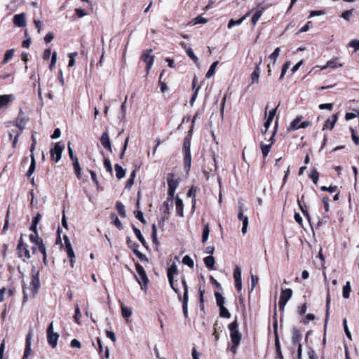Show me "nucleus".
Segmentation results:
<instances>
[{"label":"nucleus","instance_id":"obj_1","mask_svg":"<svg viewBox=\"0 0 359 359\" xmlns=\"http://www.w3.org/2000/svg\"><path fill=\"white\" fill-rule=\"evenodd\" d=\"M228 328L230 331V337L233 344L231 350L233 353H235L238 346L240 344L242 337L238 330V324L236 319L228 325Z\"/></svg>","mask_w":359,"mask_h":359},{"label":"nucleus","instance_id":"obj_2","mask_svg":"<svg viewBox=\"0 0 359 359\" xmlns=\"http://www.w3.org/2000/svg\"><path fill=\"white\" fill-rule=\"evenodd\" d=\"M135 269L137 272V275L135 276V279L140 284V287L143 290H147L149 279L146 274V272L142 265L139 263L135 264Z\"/></svg>","mask_w":359,"mask_h":359},{"label":"nucleus","instance_id":"obj_3","mask_svg":"<svg viewBox=\"0 0 359 359\" xmlns=\"http://www.w3.org/2000/svg\"><path fill=\"white\" fill-rule=\"evenodd\" d=\"M178 273L177 270V266L175 264V262H173L171 266L168 268L167 271V276L169 281V284L171 287V288L175 291L176 294H177L178 297H180V292L176 284H175L174 281V275L177 274Z\"/></svg>","mask_w":359,"mask_h":359},{"label":"nucleus","instance_id":"obj_4","mask_svg":"<svg viewBox=\"0 0 359 359\" xmlns=\"http://www.w3.org/2000/svg\"><path fill=\"white\" fill-rule=\"evenodd\" d=\"M64 149V144H62L61 142H57L55 143L54 147L50 149V153L51 158L56 163L60 160Z\"/></svg>","mask_w":359,"mask_h":359},{"label":"nucleus","instance_id":"obj_5","mask_svg":"<svg viewBox=\"0 0 359 359\" xmlns=\"http://www.w3.org/2000/svg\"><path fill=\"white\" fill-rule=\"evenodd\" d=\"M292 290L290 288L282 290L279 301V308L281 311H284L285 306L289 299L292 297Z\"/></svg>","mask_w":359,"mask_h":359},{"label":"nucleus","instance_id":"obj_6","mask_svg":"<svg viewBox=\"0 0 359 359\" xmlns=\"http://www.w3.org/2000/svg\"><path fill=\"white\" fill-rule=\"evenodd\" d=\"M30 285L32 287L31 291L32 297H34L35 295L38 293L40 287V281L39 278V272H35L34 270L32 271V277L30 282Z\"/></svg>","mask_w":359,"mask_h":359},{"label":"nucleus","instance_id":"obj_7","mask_svg":"<svg viewBox=\"0 0 359 359\" xmlns=\"http://www.w3.org/2000/svg\"><path fill=\"white\" fill-rule=\"evenodd\" d=\"M238 205H239V212L238 214V219H240L243 222L242 233L243 234H245L248 231V217L243 215V213L242 212V204L241 202H239Z\"/></svg>","mask_w":359,"mask_h":359},{"label":"nucleus","instance_id":"obj_8","mask_svg":"<svg viewBox=\"0 0 359 359\" xmlns=\"http://www.w3.org/2000/svg\"><path fill=\"white\" fill-rule=\"evenodd\" d=\"M100 142L104 148L107 149L109 152H112L111 144L107 131L104 132L100 137Z\"/></svg>","mask_w":359,"mask_h":359},{"label":"nucleus","instance_id":"obj_9","mask_svg":"<svg viewBox=\"0 0 359 359\" xmlns=\"http://www.w3.org/2000/svg\"><path fill=\"white\" fill-rule=\"evenodd\" d=\"M13 22L18 27H24L26 25V16L24 13L15 15L13 17Z\"/></svg>","mask_w":359,"mask_h":359},{"label":"nucleus","instance_id":"obj_10","mask_svg":"<svg viewBox=\"0 0 359 359\" xmlns=\"http://www.w3.org/2000/svg\"><path fill=\"white\" fill-rule=\"evenodd\" d=\"M32 337V334L31 332H29L27 334V337H26L25 350V353H24V355H23V359H27L31 354Z\"/></svg>","mask_w":359,"mask_h":359},{"label":"nucleus","instance_id":"obj_11","mask_svg":"<svg viewBox=\"0 0 359 359\" xmlns=\"http://www.w3.org/2000/svg\"><path fill=\"white\" fill-rule=\"evenodd\" d=\"M292 343L294 346H299V345H302L300 343L302 334L300 331L296 328L293 327L292 330Z\"/></svg>","mask_w":359,"mask_h":359},{"label":"nucleus","instance_id":"obj_12","mask_svg":"<svg viewBox=\"0 0 359 359\" xmlns=\"http://www.w3.org/2000/svg\"><path fill=\"white\" fill-rule=\"evenodd\" d=\"M275 134H276V132H273V134L271 135V136L269 140L270 142L269 144H264L263 143L261 144L262 153L264 157L268 156V154L270 151V149H271V146L273 145V144L274 143Z\"/></svg>","mask_w":359,"mask_h":359},{"label":"nucleus","instance_id":"obj_13","mask_svg":"<svg viewBox=\"0 0 359 359\" xmlns=\"http://www.w3.org/2000/svg\"><path fill=\"white\" fill-rule=\"evenodd\" d=\"M258 10L255 12L252 18V23L253 25H255L257 21L259 20L262 16L263 12L266 10V7H264L262 4H259L257 5Z\"/></svg>","mask_w":359,"mask_h":359},{"label":"nucleus","instance_id":"obj_14","mask_svg":"<svg viewBox=\"0 0 359 359\" xmlns=\"http://www.w3.org/2000/svg\"><path fill=\"white\" fill-rule=\"evenodd\" d=\"M151 50H148L142 55V59L146 63V67H151L154 63V57L151 55Z\"/></svg>","mask_w":359,"mask_h":359},{"label":"nucleus","instance_id":"obj_15","mask_svg":"<svg viewBox=\"0 0 359 359\" xmlns=\"http://www.w3.org/2000/svg\"><path fill=\"white\" fill-rule=\"evenodd\" d=\"M14 100L15 96L13 94L0 95V109L6 107Z\"/></svg>","mask_w":359,"mask_h":359},{"label":"nucleus","instance_id":"obj_16","mask_svg":"<svg viewBox=\"0 0 359 359\" xmlns=\"http://www.w3.org/2000/svg\"><path fill=\"white\" fill-rule=\"evenodd\" d=\"M27 122V118H26L24 116H22L20 114L18 116V117L16 118L15 123H13V125L15 126L17 128H18L20 131H22L24 130V128H25ZM10 124H12V123H11Z\"/></svg>","mask_w":359,"mask_h":359},{"label":"nucleus","instance_id":"obj_17","mask_svg":"<svg viewBox=\"0 0 359 359\" xmlns=\"http://www.w3.org/2000/svg\"><path fill=\"white\" fill-rule=\"evenodd\" d=\"M338 118L337 114H333L331 118H329L326 120L325 125L323 126V130L325 129H332L334 126L335 123L337 122Z\"/></svg>","mask_w":359,"mask_h":359},{"label":"nucleus","instance_id":"obj_18","mask_svg":"<svg viewBox=\"0 0 359 359\" xmlns=\"http://www.w3.org/2000/svg\"><path fill=\"white\" fill-rule=\"evenodd\" d=\"M175 205H176L177 215L182 217H184L183 202H182V200L181 198H180L178 196H177L176 200H175Z\"/></svg>","mask_w":359,"mask_h":359},{"label":"nucleus","instance_id":"obj_19","mask_svg":"<svg viewBox=\"0 0 359 359\" xmlns=\"http://www.w3.org/2000/svg\"><path fill=\"white\" fill-rule=\"evenodd\" d=\"M59 338V334L57 333H54L51 334L47 335V340L50 346L53 348H55L57 344V339Z\"/></svg>","mask_w":359,"mask_h":359},{"label":"nucleus","instance_id":"obj_20","mask_svg":"<svg viewBox=\"0 0 359 359\" xmlns=\"http://www.w3.org/2000/svg\"><path fill=\"white\" fill-rule=\"evenodd\" d=\"M168 185L169 189H177L178 182L174 179V174L169 173L168 176Z\"/></svg>","mask_w":359,"mask_h":359},{"label":"nucleus","instance_id":"obj_21","mask_svg":"<svg viewBox=\"0 0 359 359\" xmlns=\"http://www.w3.org/2000/svg\"><path fill=\"white\" fill-rule=\"evenodd\" d=\"M184 169L186 170L187 174L189 173L191 165V154H184Z\"/></svg>","mask_w":359,"mask_h":359},{"label":"nucleus","instance_id":"obj_22","mask_svg":"<svg viewBox=\"0 0 359 359\" xmlns=\"http://www.w3.org/2000/svg\"><path fill=\"white\" fill-rule=\"evenodd\" d=\"M342 66V64L341 63L339 59L335 58L334 60H332L329 62H327V65L325 66H322V67H340ZM315 67H321V66L317 65Z\"/></svg>","mask_w":359,"mask_h":359},{"label":"nucleus","instance_id":"obj_23","mask_svg":"<svg viewBox=\"0 0 359 359\" xmlns=\"http://www.w3.org/2000/svg\"><path fill=\"white\" fill-rule=\"evenodd\" d=\"M204 263H205L206 267L209 270L215 269L214 266H215V261L214 257H212V255H210V256H208V257H205L204 258Z\"/></svg>","mask_w":359,"mask_h":359},{"label":"nucleus","instance_id":"obj_24","mask_svg":"<svg viewBox=\"0 0 359 359\" xmlns=\"http://www.w3.org/2000/svg\"><path fill=\"white\" fill-rule=\"evenodd\" d=\"M259 76H260L259 69H255V71L251 74V76H250L251 81H250L248 87L250 86H251L252 84L258 83Z\"/></svg>","mask_w":359,"mask_h":359},{"label":"nucleus","instance_id":"obj_25","mask_svg":"<svg viewBox=\"0 0 359 359\" xmlns=\"http://www.w3.org/2000/svg\"><path fill=\"white\" fill-rule=\"evenodd\" d=\"M180 299L182 302V310L184 317L187 318H188V301L189 298L186 297H182L180 295V297H179Z\"/></svg>","mask_w":359,"mask_h":359},{"label":"nucleus","instance_id":"obj_26","mask_svg":"<svg viewBox=\"0 0 359 359\" xmlns=\"http://www.w3.org/2000/svg\"><path fill=\"white\" fill-rule=\"evenodd\" d=\"M115 171H116V177L118 179H122L125 177L126 170L119 165L116 164L114 165Z\"/></svg>","mask_w":359,"mask_h":359},{"label":"nucleus","instance_id":"obj_27","mask_svg":"<svg viewBox=\"0 0 359 359\" xmlns=\"http://www.w3.org/2000/svg\"><path fill=\"white\" fill-rule=\"evenodd\" d=\"M302 119V116H297L294 121H292L290 123V126L288 128L289 130H296L299 128V123Z\"/></svg>","mask_w":359,"mask_h":359},{"label":"nucleus","instance_id":"obj_28","mask_svg":"<svg viewBox=\"0 0 359 359\" xmlns=\"http://www.w3.org/2000/svg\"><path fill=\"white\" fill-rule=\"evenodd\" d=\"M35 168H36L35 157H34V155H31V163H30L29 170H28V171L26 173V176L27 177H29L33 174V172H34Z\"/></svg>","mask_w":359,"mask_h":359},{"label":"nucleus","instance_id":"obj_29","mask_svg":"<svg viewBox=\"0 0 359 359\" xmlns=\"http://www.w3.org/2000/svg\"><path fill=\"white\" fill-rule=\"evenodd\" d=\"M250 15V13H248L245 15L243 16L241 18L237 20H234L233 19H231L229 23H228V28L229 29H231L232 28L233 26L235 25H241L243 20Z\"/></svg>","mask_w":359,"mask_h":359},{"label":"nucleus","instance_id":"obj_30","mask_svg":"<svg viewBox=\"0 0 359 359\" xmlns=\"http://www.w3.org/2000/svg\"><path fill=\"white\" fill-rule=\"evenodd\" d=\"M173 200L167 198L166 201H164L162 208L163 209V212L166 215L170 214V208L172 207Z\"/></svg>","mask_w":359,"mask_h":359},{"label":"nucleus","instance_id":"obj_31","mask_svg":"<svg viewBox=\"0 0 359 359\" xmlns=\"http://www.w3.org/2000/svg\"><path fill=\"white\" fill-rule=\"evenodd\" d=\"M133 231H134V233H135V236L137 237V238L139 239L140 243L144 247L147 248V242H146L144 238L143 237V236L142 235L141 231L139 229L136 228L135 226H133Z\"/></svg>","mask_w":359,"mask_h":359},{"label":"nucleus","instance_id":"obj_32","mask_svg":"<svg viewBox=\"0 0 359 359\" xmlns=\"http://www.w3.org/2000/svg\"><path fill=\"white\" fill-rule=\"evenodd\" d=\"M72 160L73 161V166H74V168L75 170V173H76L77 177L80 178L81 170L80 168L79 160H78L77 157L74 158V159H72Z\"/></svg>","mask_w":359,"mask_h":359},{"label":"nucleus","instance_id":"obj_33","mask_svg":"<svg viewBox=\"0 0 359 359\" xmlns=\"http://www.w3.org/2000/svg\"><path fill=\"white\" fill-rule=\"evenodd\" d=\"M123 317L128 318L132 315V310L130 308L126 306L123 303L121 305Z\"/></svg>","mask_w":359,"mask_h":359},{"label":"nucleus","instance_id":"obj_34","mask_svg":"<svg viewBox=\"0 0 359 359\" xmlns=\"http://www.w3.org/2000/svg\"><path fill=\"white\" fill-rule=\"evenodd\" d=\"M330 304V293L328 291L327 294V299H326V315H325V327L327 326V323L328 318H329Z\"/></svg>","mask_w":359,"mask_h":359},{"label":"nucleus","instance_id":"obj_35","mask_svg":"<svg viewBox=\"0 0 359 359\" xmlns=\"http://www.w3.org/2000/svg\"><path fill=\"white\" fill-rule=\"evenodd\" d=\"M217 305L220 308L224 306V297L218 292H215Z\"/></svg>","mask_w":359,"mask_h":359},{"label":"nucleus","instance_id":"obj_36","mask_svg":"<svg viewBox=\"0 0 359 359\" xmlns=\"http://www.w3.org/2000/svg\"><path fill=\"white\" fill-rule=\"evenodd\" d=\"M30 241L36 244V246L40 245V243H43V240L39 236L38 233H33L29 236Z\"/></svg>","mask_w":359,"mask_h":359},{"label":"nucleus","instance_id":"obj_37","mask_svg":"<svg viewBox=\"0 0 359 359\" xmlns=\"http://www.w3.org/2000/svg\"><path fill=\"white\" fill-rule=\"evenodd\" d=\"M209 233H210L209 225H208V224H206L204 226L203 230V234H202V243H205L207 241V240L208 239Z\"/></svg>","mask_w":359,"mask_h":359},{"label":"nucleus","instance_id":"obj_38","mask_svg":"<svg viewBox=\"0 0 359 359\" xmlns=\"http://www.w3.org/2000/svg\"><path fill=\"white\" fill-rule=\"evenodd\" d=\"M351 292V286H350V282H346V285L343 287V297L345 299H348L349 297Z\"/></svg>","mask_w":359,"mask_h":359},{"label":"nucleus","instance_id":"obj_39","mask_svg":"<svg viewBox=\"0 0 359 359\" xmlns=\"http://www.w3.org/2000/svg\"><path fill=\"white\" fill-rule=\"evenodd\" d=\"M309 177L312 180V181L314 184H316L318 183V180L319 178V174L316 168H313L311 170V172L309 175Z\"/></svg>","mask_w":359,"mask_h":359},{"label":"nucleus","instance_id":"obj_40","mask_svg":"<svg viewBox=\"0 0 359 359\" xmlns=\"http://www.w3.org/2000/svg\"><path fill=\"white\" fill-rule=\"evenodd\" d=\"M13 55H14V50L13 49L8 50L6 52V53H5L4 59L3 62H2V64L5 65L10 60H11V58L13 57Z\"/></svg>","mask_w":359,"mask_h":359},{"label":"nucleus","instance_id":"obj_41","mask_svg":"<svg viewBox=\"0 0 359 359\" xmlns=\"http://www.w3.org/2000/svg\"><path fill=\"white\" fill-rule=\"evenodd\" d=\"M116 208L121 216L126 217L125 206L121 202L118 201L116 203Z\"/></svg>","mask_w":359,"mask_h":359},{"label":"nucleus","instance_id":"obj_42","mask_svg":"<svg viewBox=\"0 0 359 359\" xmlns=\"http://www.w3.org/2000/svg\"><path fill=\"white\" fill-rule=\"evenodd\" d=\"M275 346H276V353H277V358L278 359H283V355L282 354V351L280 349V344L279 339H276V340L275 341Z\"/></svg>","mask_w":359,"mask_h":359},{"label":"nucleus","instance_id":"obj_43","mask_svg":"<svg viewBox=\"0 0 359 359\" xmlns=\"http://www.w3.org/2000/svg\"><path fill=\"white\" fill-rule=\"evenodd\" d=\"M164 73H165V71L163 70L161 72L160 77H159V83H160V86H161V90L162 93H165L168 90L166 83L164 81H162V79L164 76Z\"/></svg>","mask_w":359,"mask_h":359},{"label":"nucleus","instance_id":"obj_44","mask_svg":"<svg viewBox=\"0 0 359 359\" xmlns=\"http://www.w3.org/2000/svg\"><path fill=\"white\" fill-rule=\"evenodd\" d=\"M182 263L191 268L194 267V260L189 255H186L183 257Z\"/></svg>","mask_w":359,"mask_h":359},{"label":"nucleus","instance_id":"obj_45","mask_svg":"<svg viewBox=\"0 0 359 359\" xmlns=\"http://www.w3.org/2000/svg\"><path fill=\"white\" fill-rule=\"evenodd\" d=\"M219 310H220L219 316L222 318H229L231 317V313H229V311L225 306L220 307Z\"/></svg>","mask_w":359,"mask_h":359},{"label":"nucleus","instance_id":"obj_46","mask_svg":"<svg viewBox=\"0 0 359 359\" xmlns=\"http://www.w3.org/2000/svg\"><path fill=\"white\" fill-rule=\"evenodd\" d=\"M233 278L235 280H241V270L238 266H236L234 268Z\"/></svg>","mask_w":359,"mask_h":359},{"label":"nucleus","instance_id":"obj_47","mask_svg":"<svg viewBox=\"0 0 359 359\" xmlns=\"http://www.w3.org/2000/svg\"><path fill=\"white\" fill-rule=\"evenodd\" d=\"M21 254L22 255V260L26 262V259H29L31 257L30 252L28 250L27 246L22 248L21 250Z\"/></svg>","mask_w":359,"mask_h":359},{"label":"nucleus","instance_id":"obj_48","mask_svg":"<svg viewBox=\"0 0 359 359\" xmlns=\"http://www.w3.org/2000/svg\"><path fill=\"white\" fill-rule=\"evenodd\" d=\"M111 218L113 219L114 224L119 229H122L123 226L121 221L118 218V217L115 214L111 215Z\"/></svg>","mask_w":359,"mask_h":359},{"label":"nucleus","instance_id":"obj_49","mask_svg":"<svg viewBox=\"0 0 359 359\" xmlns=\"http://www.w3.org/2000/svg\"><path fill=\"white\" fill-rule=\"evenodd\" d=\"M187 55H189V57H191L194 60L195 65L198 66V59L194 55L193 50L191 48H189L187 50Z\"/></svg>","mask_w":359,"mask_h":359},{"label":"nucleus","instance_id":"obj_50","mask_svg":"<svg viewBox=\"0 0 359 359\" xmlns=\"http://www.w3.org/2000/svg\"><path fill=\"white\" fill-rule=\"evenodd\" d=\"M151 238L153 243H155L156 245H158V242L157 240V231L155 224L152 225Z\"/></svg>","mask_w":359,"mask_h":359},{"label":"nucleus","instance_id":"obj_51","mask_svg":"<svg viewBox=\"0 0 359 359\" xmlns=\"http://www.w3.org/2000/svg\"><path fill=\"white\" fill-rule=\"evenodd\" d=\"M181 282L184 290L183 297H186L187 295V297L189 298L188 285L184 276L181 277Z\"/></svg>","mask_w":359,"mask_h":359},{"label":"nucleus","instance_id":"obj_52","mask_svg":"<svg viewBox=\"0 0 359 359\" xmlns=\"http://www.w3.org/2000/svg\"><path fill=\"white\" fill-rule=\"evenodd\" d=\"M78 53L76 52L72 53L69 54V60L68 64V67H72L75 64V57L77 56Z\"/></svg>","mask_w":359,"mask_h":359},{"label":"nucleus","instance_id":"obj_53","mask_svg":"<svg viewBox=\"0 0 359 359\" xmlns=\"http://www.w3.org/2000/svg\"><path fill=\"white\" fill-rule=\"evenodd\" d=\"M133 252L137 255V257L142 261L146 260L148 261L147 256L140 252L137 248L133 249Z\"/></svg>","mask_w":359,"mask_h":359},{"label":"nucleus","instance_id":"obj_54","mask_svg":"<svg viewBox=\"0 0 359 359\" xmlns=\"http://www.w3.org/2000/svg\"><path fill=\"white\" fill-rule=\"evenodd\" d=\"M353 9L347 10L341 13V17L343 18L344 20L348 21L350 20V18L353 15Z\"/></svg>","mask_w":359,"mask_h":359},{"label":"nucleus","instance_id":"obj_55","mask_svg":"<svg viewBox=\"0 0 359 359\" xmlns=\"http://www.w3.org/2000/svg\"><path fill=\"white\" fill-rule=\"evenodd\" d=\"M343 325L344 328V332L346 333V337L351 340V332L348 330V325H347V320L344 318L343 320Z\"/></svg>","mask_w":359,"mask_h":359},{"label":"nucleus","instance_id":"obj_56","mask_svg":"<svg viewBox=\"0 0 359 359\" xmlns=\"http://www.w3.org/2000/svg\"><path fill=\"white\" fill-rule=\"evenodd\" d=\"M104 165L107 171L109 173H112V165L111 161L108 158H104Z\"/></svg>","mask_w":359,"mask_h":359},{"label":"nucleus","instance_id":"obj_57","mask_svg":"<svg viewBox=\"0 0 359 359\" xmlns=\"http://www.w3.org/2000/svg\"><path fill=\"white\" fill-rule=\"evenodd\" d=\"M183 152L184 154H191L190 151V142L188 140H185L183 144Z\"/></svg>","mask_w":359,"mask_h":359},{"label":"nucleus","instance_id":"obj_58","mask_svg":"<svg viewBox=\"0 0 359 359\" xmlns=\"http://www.w3.org/2000/svg\"><path fill=\"white\" fill-rule=\"evenodd\" d=\"M320 189L323 191H329L330 193H333V192H335L337 190V186H333V187L330 186L329 187H327L325 186H322L320 187Z\"/></svg>","mask_w":359,"mask_h":359},{"label":"nucleus","instance_id":"obj_59","mask_svg":"<svg viewBox=\"0 0 359 359\" xmlns=\"http://www.w3.org/2000/svg\"><path fill=\"white\" fill-rule=\"evenodd\" d=\"M280 48H278V47L276 48L274 50V51L270 55V56H269L270 59L275 62L280 54Z\"/></svg>","mask_w":359,"mask_h":359},{"label":"nucleus","instance_id":"obj_60","mask_svg":"<svg viewBox=\"0 0 359 359\" xmlns=\"http://www.w3.org/2000/svg\"><path fill=\"white\" fill-rule=\"evenodd\" d=\"M349 46L354 48L355 51H359V41L357 39L351 40Z\"/></svg>","mask_w":359,"mask_h":359},{"label":"nucleus","instance_id":"obj_61","mask_svg":"<svg viewBox=\"0 0 359 359\" xmlns=\"http://www.w3.org/2000/svg\"><path fill=\"white\" fill-rule=\"evenodd\" d=\"M25 246H24V243H23V241H22V236H21L20 239L19 241V243H18V245L17 246V250L18 251V256L20 258L22 257V255L21 254V250Z\"/></svg>","mask_w":359,"mask_h":359},{"label":"nucleus","instance_id":"obj_62","mask_svg":"<svg viewBox=\"0 0 359 359\" xmlns=\"http://www.w3.org/2000/svg\"><path fill=\"white\" fill-rule=\"evenodd\" d=\"M75 12L79 18H82L88 15L87 11L83 8H76Z\"/></svg>","mask_w":359,"mask_h":359},{"label":"nucleus","instance_id":"obj_63","mask_svg":"<svg viewBox=\"0 0 359 359\" xmlns=\"http://www.w3.org/2000/svg\"><path fill=\"white\" fill-rule=\"evenodd\" d=\"M65 250L67 251V256L70 259H74V257H75V255H74V250L72 248V245L67 246V247L65 248Z\"/></svg>","mask_w":359,"mask_h":359},{"label":"nucleus","instance_id":"obj_64","mask_svg":"<svg viewBox=\"0 0 359 359\" xmlns=\"http://www.w3.org/2000/svg\"><path fill=\"white\" fill-rule=\"evenodd\" d=\"M135 213V217L139 219L142 223L145 224L146 221L143 217V213L140 210H137Z\"/></svg>","mask_w":359,"mask_h":359}]
</instances>
